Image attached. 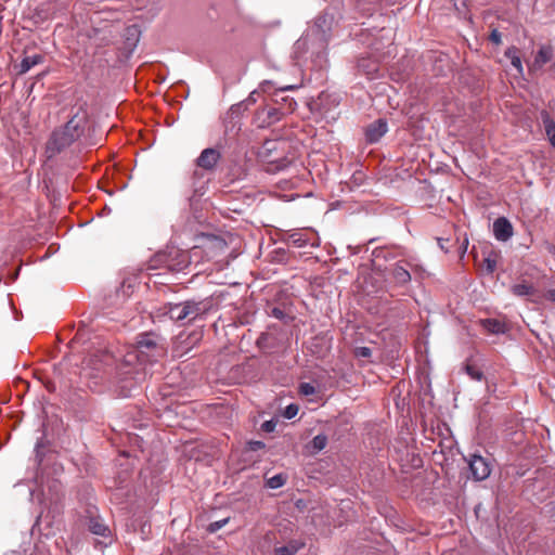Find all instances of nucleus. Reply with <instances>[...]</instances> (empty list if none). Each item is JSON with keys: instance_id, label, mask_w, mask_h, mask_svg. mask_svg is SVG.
<instances>
[{"instance_id": "obj_28", "label": "nucleus", "mask_w": 555, "mask_h": 555, "mask_svg": "<svg viewBox=\"0 0 555 555\" xmlns=\"http://www.w3.org/2000/svg\"><path fill=\"white\" fill-rule=\"evenodd\" d=\"M506 56L511 59V63L515 67V69H517V72H520V55H518L517 49H508L506 51Z\"/></svg>"}, {"instance_id": "obj_8", "label": "nucleus", "mask_w": 555, "mask_h": 555, "mask_svg": "<svg viewBox=\"0 0 555 555\" xmlns=\"http://www.w3.org/2000/svg\"><path fill=\"white\" fill-rule=\"evenodd\" d=\"M285 240L295 247H319L320 238L312 230H294L286 233Z\"/></svg>"}, {"instance_id": "obj_43", "label": "nucleus", "mask_w": 555, "mask_h": 555, "mask_svg": "<svg viewBox=\"0 0 555 555\" xmlns=\"http://www.w3.org/2000/svg\"><path fill=\"white\" fill-rule=\"evenodd\" d=\"M295 89V86H286L284 88H282L281 90L284 91V90H293Z\"/></svg>"}, {"instance_id": "obj_11", "label": "nucleus", "mask_w": 555, "mask_h": 555, "mask_svg": "<svg viewBox=\"0 0 555 555\" xmlns=\"http://www.w3.org/2000/svg\"><path fill=\"white\" fill-rule=\"evenodd\" d=\"M553 57V49L550 46H542L537 52L532 62L528 63L530 74H538L542 70L543 66L548 63Z\"/></svg>"}, {"instance_id": "obj_26", "label": "nucleus", "mask_w": 555, "mask_h": 555, "mask_svg": "<svg viewBox=\"0 0 555 555\" xmlns=\"http://www.w3.org/2000/svg\"><path fill=\"white\" fill-rule=\"evenodd\" d=\"M544 127L550 143L552 144L553 147H555V122L550 118H545Z\"/></svg>"}, {"instance_id": "obj_5", "label": "nucleus", "mask_w": 555, "mask_h": 555, "mask_svg": "<svg viewBox=\"0 0 555 555\" xmlns=\"http://www.w3.org/2000/svg\"><path fill=\"white\" fill-rule=\"evenodd\" d=\"M190 266V257L186 251L177 247H168L158 251L149 261L147 269H167L171 272H183Z\"/></svg>"}, {"instance_id": "obj_20", "label": "nucleus", "mask_w": 555, "mask_h": 555, "mask_svg": "<svg viewBox=\"0 0 555 555\" xmlns=\"http://www.w3.org/2000/svg\"><path fill=\"white\" fill-rule=\"evenodd\" d=\"M88 527L93 534L100 537H106L109 531L107 526L98 518H90Z\"/></svg>"}, {"instance_id": "obj_36", "label": "nucleus", "mask_w": 555, "mask_h": 555, "mask_svg": "<svg viewBox=\"0 0 555 555\" xmlns=\"http://www.w3.org/2000/svg\"><path fill=\"white\" fill-rule=\"evenodd\" d=\"M490 40L495 44L501 43V33L498 29H493L490 35Z\"/></svg>"}, {"instance_id": "obj_14", "label": "nucleus", "mask_w": 555, "mask_h": 555, "mask_svg": "<svg viewBox=\"0 0 555 555\" xmlns=\"http://www.w3.org/2000/svg\"><path fill=\"white\" fill-rule=\"evenodd\" d=\"M339 103V98L336 94H330L322 92L319 95L318 102L315 105L323 113V115L327 118H335L333 114H331V107H336Z\"/></svg>"}, {"instance_id": "obj_42", "label": "nucleus", "mask_w": 555, "mask_h": 555, "mask_svg": "<svg viewBox=\"0 0 555 555\" xmlns=\"http://www.w3.org/2000/svg\"><path fill=\"white\" fill-rule=\"evenodd\" d=\"M273 314L278 318H280L282 315V311L280 309H273Z\"/></svg>"}, {"instance_id": "obj_13", "label": "nucleus", "mask_w": 555, "mask_h": 555, "mask_svg": "<svg viewBox=\"0 0 555 555\" xmlns=\"http://www.w3.org/2000/svg\"><path fill=\"white\" fill-rule=\"evenodd\" d=\"M357 67L369 79H374L379 72V62L376 57H360Z\"/></svg>"}, {"instance_id": "obj_9", "label": "nucleus", "mask_w": 555, "mask_h": 555, "mask_svg": "<svg viewBox=\"0 0 555 555\" xmlns=\"http://www.w3.org/2000/svg\"><path fill=\"white\" fill-rule=\"evenodd\" d=\"M468 466L472 477L475 480L481 481L490 476V464L481 455L472 454L468 459Z\"/></svg>"}, {"instance_id": "obj_40", "label": "nucleus", "mask_w": 555, "mask_h": 555, "mask_svg": "<svg viewBox=\"0 0 555 555\" xmlns=\"http://www.w3.org/2000/svg\"><path fill=\"white\" fill-rule=\"evenodd\" d=\"M513 292L516 295H520V285H514L513 286Z\"/></svg>"}, {"instance_id": "obj_17", "label": "nucleus", "mask_w": 555, "mask_h": 555, "mask_svg": "<svg viewBox=\"0 0 555 555\" xmlns=\"http://www.w3.org/2000/svg\"><path fill=\"white\" fill-rule=\"evenodd\" d=\"M305 546V543L298 540H289L285 545L275 546V555H296L300 548Z\"/></svg>"}, {"instance_id": "obj_24", "label": "nucleus", "mask_w": 555, "mask_h": 555, "mask_svg": "<svg viewBox=\"0 0 555 555\" xmlns=\"http://www.w3.org/2000/svg\"><path fill=\"white\" fill-rule=\"evenodd\" d=\"M286 482V476H284L283 474H276L272 477H270L269 479H267V487H269L270 489H279L281 487H283Z\"/></svg>"}, {"instance_id": "obj_30", "label": "nucleus", "mask_w": 555, "mask_h": 555, "mask_svg": "<svg viewBox=\"0 0 555 555\" xmlns=\"http://www.w3.org/2000/svg\"><path fill=\"white\" fill-rule=\"evenodd\" d=\"M466 370V373L475 380H478L480 382L483 377V374L481 371H479L478 369H476L475 366L473 365H466L465 367Z\"/></svg>"}, {"instance_id": "obj_22", "label": "nucleus", "mask_w": 555, "mask_h": 555, "mask_svg": "<svg viewBox=\"0 0 555 555\" xmlns=\"http://www.w3.org/2000/svg\"><path fill=\"white\" fill-rule=\"evenodd\" d=\"M270 81L268 80H264L260 83L259 86V89L257 90H254L253 92H250V94L248 95V98L243 102V104H245L246 107H248L249 105L254 104L257 102L258 100V96L260 95V92H267L268 91V88L270 86Z\"/></svg>"}, {"instance_id": "obj_29", "label": "nucleus", "mask_w": 555, "mask_h": 555, "mask_svg": "<svg viewBox=\"0 0 555 555\" xmlns=\"http://www.w3.org/2000/svg\"><path fill=\"white\" fill-rule=\"evenodd\" d=\"M228 521H229V518H223L221 520H217V521L210 522L208 525L207 530L210 533H215V532L219 531L221 528H223L228 524Z\"/></svg>"}, {"instance_id": "obj_37", "label": "nucleus", "mask_w": 555, "mask_h": 555, "mask_svg": "<svg viewBox=\"0 0 555 555\" xmlns=\"http://www.w3.org/2000/svg\"><path fill=\"white\" fill-rule=\"evenodd\" d=\"M275 428V423H273L272 421H267L262 424V429L267 433H271L273 431Z\"/></svg>"}, {"instance_id": "obj_6", "label": "nucleus", "mask_w": 555, "mask_h": 555, "mask_svg": "<svg viewBox=\"0 0 555 555\" xmlns=\"http://www.w3.org/2000/svg\"><path fill=\"white\" fill-rule=\"evenodd\" d=\"M426 274L425 269L415 259H402L389 268V276L397 287H405L414 280H422Z\"/></svg>"}, {"instance_id": "obj_44", "label": "nucleus", "mask_w": 555, "mask_h": 555, "mask_svg": "<svg viewBox=\"0 0 555 555\" xmlns=\"http://www.w3.org/2000/svg\"><path fill=\"white\" fill-rule=\"evenodd\" d=\"M438 242H439V246L443 249L444 248V244H442V240L439 238Z\"/></svg>"}, {"instance_id": "obj_12", "label": "nucleus", "mask_w": 555, "mask_h": 555, "mask_svg": "<svg viewBox=\"0 0 555 555\" xmlns=\"http://www.w3.org/2000/svg\"><path fill=\"white\" fill-rule=\"evenodd\" d=\"M493 235L498 241H508L513 236L512 223L505 217L498 218L493 222Z\"/></svg>"}, {"instance_id": "obj_27", "label": "nucleus", "mask_w": 555, "mask_h": 555, "mask_svg": "<svg viewBox=\"0 0 555 555\" xmlns=\"http://www.w3.org/2000/svg\"><path fill=\"white\" fill-rule=\"evenodd\" d=\"M89 330L83 324L81 327L78 328L74 339L72 340V344H85L88 339Z\"/></svg>"}, {"instance_id": "obj_46", "label": "nucleus", "mask_w": 555, "mask_h": 555, "mask_svg": "<svg viewBox=\"0 0 555 555\" xmlns=\"http://www.w3.org/2000/svg\"><path fill=\"white\" fill-rule=\"evenodd\" d=\"M553 515H555V507H554V513H553Z\"/></svg>"}, {"instance_id": "obj_3", "label": "nucleus", "mask_w": 555, "mask_h": 555, "mask_svg": "<svg viewBox=\"0 0 555 555\" xmlns=\"http://www.w3.org/2000/svg\"><path fill=\"white\" fill-rule=\"evenodd\" d=\"M85 116H73L63 127L54 130L47 143V152L53 156L73 142H75L83 132Z\"/></svg>"}, {"instance_id": "obj_33", "label": "nucleus", "mask_w": 555, "mask_h": 555, "mask_svg": "<svg viewBox=\"0 0 555 555\" xmlns=\"http://www.w3.org/2000/svg\"><path fill=\"white\" fill-rule=\"evenodd\" d=\"M278 144V142L275 141H267L264 142L263 146H262V151H261V156L267 158L269 155L268 153L272 152L273 150H275V145Z\"/></svg>"}, {"instance_id": "obj_32", "label": "nucleus", "mask_w": 555, "mask_h": 555, "mask_svg": "<svg viewBox=\"0 0 555 555\" xmlns=\"http://www.w3.org/2000/svg\"><path fill=\"white\" fill-rule=\"evenodd\" d=\"M354 354L358 358H370L372 356V349L365 346L357 347L354 349Z\"/></svg>"}, {"instance_id": "obj_31", "label": "nucleus", "mask_w": 555, "mask_h": 555, "mask_svg": "<svg viewBox=\"0 0 555 555\" xmlns=\"http://www.w3.org/2000/svg\"><path fill=\"white\" fill-rule=\"evenodd\" d=\"M298 405L294 404V403H291L288 404L286 408H285V411H284V417H286L287 420H291L293 417H295L298 413Z\"/></svg>"}, {"instance_id": "obj_19", "label": "nucleus", "mask_w": 555, "mask_h": 555, "mask_svg": "<svg viewBox=\"0 0 555 555\" xmlns=\"http://www.w3.org/2000/svg\"><path fill=\"white\" fill-rule=\"evenodd\" d=\"M482 326L490 333L500 334L506 331L505 323L495 319H486L481 321Z\"/></svg>"}, {"instance_id": "obj_16", "label": "nucleus", "mask_w": 555, "mask_h": 555, "mask_svg": "<svg viewBox=\"0 0 555 555\" xmlns=\"http://www.w3.org/2000/svg\"><path fill=\"white\" fill-rule=\"evenodd\" d=\"M220 159V153L216 149L209 147L202 151L197 158V165L201 168L211 170Z\"/></svg>"}, {"instance_id": "obj_35", "label": "nucleus", "mask_w": 555, "mask_h": 555, "mask_svg": "<svg viewBox=\"0 0 555 555\" xmlns=\"http://www.w3.org/2000/svg\"><path fill=\"white\" fill-rule=\"evenodd\" d=\"M299 389H300V393H302L304 396H312L315 393V388L310 383H302L300 385Z\"/></svg>"}, {"instance_id": "obj_41", "label": "nucleus", "mask_w": 555, "mask_h": 555, "mask_svg": "<svg viewBox=\"0 0 555 555\" xmlns=\"http://www.w3.org/2000/svg\"><path fill=\"white\" fill-rule=\"evenodd\" d=\"M360 10L363 12V14H366V15H371L372 14V9L371 8H367V9H364V8L362 9L361 8Z\"/></svg>"}, {"instance_id": "obj_2", "label": "nucleus", "mask_w": 555, "mask_h": 555, "mask_svg": "<svg viewBox=\"0 0 555 555\" xmlns=\"http://www.w3.org/2000/svg\"><path fill=\"white\" fill-rule=\"evenodd\" d=\"M159 341L160 338L153 333L140 334L134 349L128 352L126 357V363L130 364L134 359L141 364L156 362L166 353L164 346Z\"/></svg>"}, {"instance_id": "obj_39", "label": "nucleus", "mask_w": 555, "mask_h": 555, "mask_svg": "<svg viewBox=\"0 0 555 555\" xmlns=\"http://www.w3.org/2000/svg\"><path fill=\"white\" fill-rule=\"evenodd\" d=\"M544 297L547 299V300H551V301H555V287L554 288H551L548 289Z\"/></svg>"}, {"instance_id": "obj_4", "label": "nucleus", "mask_w": 555, "mask_h": 555, "mask_svg": "<svg viewBox=\"0 0 555 555\" xmlns=\"http://www.w3.org/2000/svg\"><path fill=\"white\" fill-rule=\"evenodd\" d=\"M337 12L334 8H328L325 12L318 16L313 25L308 27L309 36H313L312 51L318 55L326 53L327 43L332 38V31L337 25Z\"/></svg>"}, {"instance_id": "obj_34", "label": "nucleus", "mask_w": 555, "mask_h": 555, "mask_svg": "<svg viewBox=\"0 0 555 555\" xmlns=\"http://www.w3.org/2000/svg\"><path fill=\"white\" fill-rule=\"evenodd\" d=\"M264 448H266L264 442H262L260 440H251V441L247 442V450L248 451L256 452V451L262 450Z\"/></svg>"}, {"instance_id": "obj_45", "label": "nucleus", "mask_w": 555, "mask_h": 555, "mask_svg": "<svg viewBox=\"0 0 555 555\" xmlns=\"http://www.w3.org/2000/svg\"><path fill=\"white\" fill-rule=\"evenodd\" d=\"M488 268H489L490 270H492V266H491V263H490V261H489V260H488Z\"/></svg>"}, {"instance_id": "obj_23", "label": "nucleus", "mask_w": 555, "mask_h": 555, "mask_svg": "<svg viewBox=\"0 0 555 555\" xmlns=\"http://www.w3.org/2000/svg\"><path fill=\"white\" fill-rule=\"evenodd\" d=\"M327 444V437L323 434L317 435L310 442L312 452L318 453L322 451Z\"/></svg>"}, {"instance_id": "obj_38", "label": "nucleus", "mask_w": 555, "mask_h": 555, "mask_svg": "<svg viewBox=\"0 0 555 555\" xmlns=\"http://www.w3.org/2000/svg\"><path fill=\"white\" fill-rule=\"evenodd\" d=\"M521 289H522V296L525 295H531L532 294V286L531 285H528L526 283V281L522 280V286H521Z\"/></svg>"}, {"instance_id": "obj_7", "label": "nucleus", "mask_w": 555, "mask_h": 555, "mask_svg": "<svg viewBox=\"0 0 555 555\" xmlns=\"http://www.w3.org/2000/svg\"><path fill=\"white\" fill-rule=\"evenodd\" d=\"M312 41L313 36H309V30L307 29L306 34L294 43L292 57L295 60L296 64H299L302 60H307L308 54H310V57H315L313 62H315L319 66H322V64L326 62V53H321L318 55L317 52L312 51Z\"/></svg>"}, {"instance_id": "obj_15", "label": "nucleus", "mask_w": 555, "mask_h": 555, "mask_svg": "<svg viewBox=\"0 0 555 555\" xmlns=\"http://www.w3.org/2000/svg\"><path fill=\"white\" fill-rule=\"evenodd\" d=\"M388 131V126L386 120L378 119L372 122L365 131L366 140L370 143H375L380 140L382 137Z\"/></svg>"}, {"instance_id": "obj_1", "label": "nucleus", "mask_w": 555, "mask_h": 555, "mask_svg": "<svg viewBox=\"0 0 555 555\" xmlns=\"http://www.w3.org/2000/svg\"><path fill=\"white\" fill-rule=\"evenodd\" d=\"M211 301L203 300H185L177 304H166L162 308L163 314L177 323L188 324L197 319H203L209 312Z\"/></svg>"}, {"instance_id": "obj_18", "label": "nucleus", "mask_w": 555, "mask_h": 555, "mask_svg": "<svg viewBox=\"0 0 555 555\" xmlns=\"http://www.w3.org/2000/svg\"><path fill=\"white\" fill-rule=\"evenodd\" d=\"M43 62V56L41 54H34L30 56H25L20 65V74H26L34 66Z\"/></svg>"}, {"instance_id": "obj_21", "label": "nucleus", "mask_w": 555, "mask_h": 555, "mask_svg": "<svg viewBox=\"0 0 555 555\" xmlns=\"http://www.w3.org/2000/svg\"><path fill=\"white\" fill-rule=\"evenodd\" d=\"M289 165V160L287 158H274V159H268L267 160V168L266 170L268 172L274 173L281 170H284Z\"/></svg>"}, {"instance_id": "obj_10", "label": "nucleus", "mask_w": 555, "mask_h": 555, "mask_svg": "<svg viewBox=\"0 0 555 555\" xmlns=\"http://www.w3.org/2000/svg\"><path fill=\"white\" fill-rule=\"evenodd\" d=\"M282 100L287 103L286 108L264 107L258 113L259 118H261L262 116H266L262 119V126H264V124L271 125V124L280 120L282 115L294 111V108L296 106V102L294 100H292V99L287 100L286 98H283Z\"/></svg>"}, {"instance_id": "obj_25", "label": "nucleus", "mask_w": 555, "mask_h": 555, "mask_svg": "<svg viewBox=\"0 0 555 555\" xmlns=\"http://www.w3.org/2000/svg\"><path fill=\"white\" fill-rule=\"evenodd\" d=\"M120 383V390H119V395L122 396V397H129L131 395V390H132V387L134 385V383L128 378V377H124L119 380Z\"/></svg>"}]
</instances>
